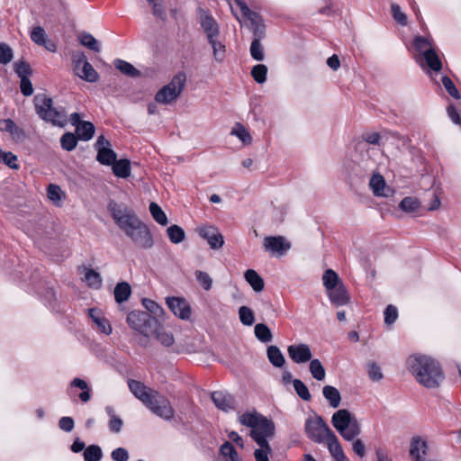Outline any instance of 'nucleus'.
Wrapping results in <instances>:
<instances>
[{
  "label": "nucleus",
  "instance_id": "nucleus-59",
  "mask_svg": "<svg viewBox=\"0 0 461 461\" xmlns=\"http://www.w3.org/2000/svg\"><path fill=\"white\" fill-rule=\"evenodd\" d=\"M195 278L199 285L206 291L210 290L212 286V279L206 272L197 270L194 273Z\"/></svg>",
  "mask_w": 461,
  "mask_h": 461
},
{
  "label": "nucleus",
  "instance_id": "nucleus-20",
  "mask_svg": "<svg viewBox=\"0 0 461 461\" xmlns=\"http://www.w3.org/2000/svg\"><path fill=\"white\" fill-rule=\"evenodd\" d=\"M327 292L330 302L336 306H343L349 303L350 298L343 284H340Z\"/></svg>",
  "mask_w": 461,
  "mask_h": 461
},
{
  "label": "nucleus",
  "instance_id": "nucleus-44",
  "mask_svg": "<svg viewBox=\"0 0 461 461\" xmlns=\"http://www.w3.org/2000/svg\"><path fill=\"white\" fill-rule=\"evenodd\" d=\"M254 332L257 339L261 342L267 343L273 339L272 332L266 324H257L255 326Z\"/></svg>",
  "mask_w": 461,
  "mask_h": 461
},
{
  "label": "nucleus",
  "instance_id": "nucleus-22",
  "mask_svg": "<svg viewBox=\"0 0 461 461\" xmlns=\"http://www.w3.org/2000/svg\"><path fill=\"white\" fill-rule=\"evenodd\" d=\"M369 186L375 196H388L390 189L386 186L384 178L380 174H374L369 181Z\"/></svg>",
  "mask_w": 461,
  "mask_h": 461
},
{
  "label": "nucleus",
  "instance_id": "nucleus-47",
  "mask_svg": "<svg viewBox=\"0 0 461 461\" xmlns=\"http://www.w3.org/2000/svg\"><path fill=\"white\" fill-rule=\"evenodd\" d=\"M239 318L240 322L245 326H251L255 322L254 312L250 308L247 306L240 307Z\"/></svg>",
  "mask_w": 461,
  "mask_h": 461
},
{
  "label": "nucleus",
  "instance_id": "nucleus-2",
  "mask_svg": "<svg viewBox=\"0 0 461 461\" xmlns=\"http://www.w3.org/2000/svg\"><path fill=\"white\" fill-rule=\"evenodd\" d=\"M407 368L416 381L428 389L438 388L444 380L439 363L424 355H411L406 361Z\"/></svg>",
  "mask_w": 461,
  "mask_h": 461
},
{
  "label": "nucleus",
  "instance_id": "nucleus-25",
  "mask_svg": "<svg viewBox=\"0 0 461 461\" xmlns=\"http://www.w3.org/2000/svg\"><path fill=\"white\" fill-rule=\"evenodd\" d=\"M381 136L377 132H367L363 135L364 141L358 142L356 150L358 152H369V144L379 145Z\"/></svg>",
  "mask_w": 461,
  "mask_h": 461
},
{
  "label": "nucleus",
  "instance_id": "nucleus-63",
  "mask_svg": "<svg viewBox=\"0 0 461 461\" xmlns=\"http://www.w3.org/2000/svg\"><path fill=\"white\" fill-rule=\"evenodd\" d=\"M235 3L240 9L244 17L248 18L253 23L257 22V14L252 12L242 0H235Z\"/></svg>",
  "mask_w": 461,
  "mask_h": 461
},
{
  "label": "nucleus",
  "instance_id": "nucleus-10",
  "mask_svg": "<svg viewBox=\"0 0 461 461\" xmlns=\"http://www.w3.org/2000/svg\"><path fill=\"white\" fill-rule=\"evenodd\" d=\"M95 148L97 149V161L102 165L110 166L115 162L117 158L116 153L111 149V143L103 135L99 136Z\"/></svg>",
  "mask_w": 461,
  "mask_h": 461
},
{
  "label": "nucleus",
  "instance_id": "nucleus-24",
  "mask_svg": "<svg viewBox=\"0 0 461 461\" xmlns=\"http://www.w3.org/2000/svg\"><path fill=\"white\" fill-rule=\"evenodd\" d=\"M89 315L101 332L105 335H109L112 332V326L102 312L95 309H90Z\"/></svg>",
  "mask_w": 461,
  "mask_h": 461
},
{
  "label": "nucleus",
  "instance_id": "nucleus-33",
  "mask_svg": "<svg viewBox=\"0 0 461 461\" xmlns=\"http://www.w3.org/2000/svg\"><path fill=\"white\" fill-rule=\"evenodd\" d=\"M84 280L87 283V285L94 289H99L103 282L101 275L95 270L90 268H84Z\"/></svg>",
  "mask_w": 461,
  "mask_h": 461
},
{
  "label": "nucleus",
  "instance_id": "nucleus-13",
  "mask_svg": "<svg viewBox=\"0 0 461 461\" xmlns=\"http://www.w3.org/2000/svg\"><path fill=\"white\" fill-rule=\"evenodd\" d=\"M170 311L181 320H189L191 317V307L189 303L181 297H167L166 300Z\"/></svg>",
  "mask_w": 461,
  "mask_h": 461
},
{
  "label": "nucleus",
  "instance_id": "nucleus-57",
  "mask_svg": "<svg viewBox=\"0 0 461 461\" xmlns=\"http://www.w3.org/2000/svg\"><path fill=\"white\" fill-rule=\"evenodd\" d=\"M294 388L300 398L304 401L311 400L312 396L303 382L299 379H294L293 381Z\"/></svg>",
  "mask_w": 461,
  "mask_h": 461
},
{
  "label": "nucleus",
  "instance_id": "nucleus-17",
  "mask_svg": "<svg viewBox=\"0 0 461 461\" xmlns=\"http://www.w3.org/2000/svg\"><path fill=\"white\" fill-rule=\"evenodd\" d=\"M199 18L201 26L205 32L207 39L212 37H218L219 35V27L216 21L212 18V15L208 14V12L203 9L199 10Z\"/></svg>",
  "mask_w": 461,
  "mask_h": 461
},
{
  "label": "nucleus",
  "instance_id": "nucleus-62",
  "mask_svg": "<svg viewBox=\"0 0 461 461\" xmlns=\"http://www.w3.org/2000/svg\"><path fill=\"white\" fill-rule=\"evenodd\" d=\"M398 318L397 308L393 305H388L384 311V322L387 325H392Z\"/></svg>",
  "mask_w": 461,
  "mask_h": 461
},
{
  "label": "nucleus",
  "instance_id": "nucleus-58",
  "mask_svg": "<svg viewBox=\"0 0 461 461\" xmlns=\"http://www.w3.org/2000/svg\"><path fill=\"white\" fill-rule=\"evenodd\" d=\"M60 143H61V147L64 149L70 151L76 148V146L77 144V139L75 136V134H73L71 132H67L61 137Z\"/></svg>",
  "mask_w": 461,
  "mask_h": 461
},
{
  "label": "nucleus",
  "instance_id": "nucleus-7",
  "mask_svg": "<svg viewBox=\"0 0 461 461\" xmlns=\"http://www.w3.org/2000/svg\"><path fill=\"white\" fill-rule=\"evenodd\" d=\"M146 406L154 414L166 420H170L175 416V410L169 400L158 391L153 393V396L146 403Z\"/></svg>",
  "mask_w": 461,
  "mask_h": 461
},
{
  "label": "nucleus",
  "instance_id": "nucleus-51",
  "mask_svg": "<svg viewBox=\"0 0 461 461\" xmlns=\"http://www.w3.org/2000/svg\"><path fill=\"white\" fill-rule=\"evenodd\" d=\"M267 68L266 65L258 64L253 67L251 76L258 84H263L267 80Z\"/></svg>",
  "mask_w": 461,
  "mask_h": 461
},
{
  "label": "nucleus",
  "instance_id": "nucleus-42",
  "mask_svg": "<svg viewBox=\"0 0 461 461\" xmlns=\"http://www.w3.org/2000/svg\"><path fill=\"white\" fill-rule=\"evenodd\" d=\"M149 212L151 213L152 218L160 225L166 226L168 223L167 217L161 207L152 202L149 204Z\"/></svg>",
  "mask_w": 461,
  "mask_h": 461
},
{
  "label": "nucleus",
  "instance_id": "nucleus-55",
  "mask_svg": "<svg viewBox=\"0 0 461 461\" xmlns=\"http://www.w3.org/2000/svg\"><path fill=\"white\" fill-rule=\"evenodd\" d=\"M258 446V448L254 452L256 461H269V456L272 454V448L270 447L269 443Z\"/></svg>",
  "mask_w": 461,
  "mask_h": 461
},
{
  "label": "nucleus",
  "instance_id": "nucleus-6",
  "mask_svg": "<svg viewBox=\"0 0 461 461\" xmlns=\"http://www.w3.org/2000/svg\"><path fill=\"white\" fill-rule=\"evenodd\" d=\"M186 82V75L180 71L176 73L171 81L158 90L155 95L157 103L169 104L177 100L181 95Z\"/></svg>",
  "mask_w": 461,
  "mask_h": 461
},
{
  "label": "nucleus",
  "instance_id": "nucleus-19",
  "mask_svg": "<svg viewBox=\"0 0 461 461\" xmlns=\"http://www.w3.org/2000/svg\"><path fill=\"white\" fill-rule=\"evenodd\" d=\"M422 68L427 67L434 72H438L442 68V62L436 50L426 51L424 55L417 59Z\"/></svg>",
  "mask_w": 461,
  "mask_h": 461
},
{
  "label": "nucleus",
  "instance_id": "nucleus-50",
  "mask_svg": "<svg viewBox=\"0 0 461 461\" xmlns=\"http://www.w3.org/2000/svg\"><path fill=\"white\" fill-rule=\"evenodd\" d=\"M420 203L417 198L405 197L401 201L399 207L406 212H413L420 208Z\"/></svg>",
  "mask_w": 461,
  "mask_h": 461
},
{
  "label": "nucleus",
  "instance_id": "nucleus-61",
  "mask_svg": "<svg viewBox=\"0 0 461 461\" xmlns=\"http://www.w3.org/2000/svg\"><path fill=\"white\" fill-rule=\"evenodd\" d=\"M391 12L393 19L402 25H406L407 17L398 4L391 5Z\"/></svg>",
  "mask_w": 461,
  "mask_h": 461
},
{
  "label": "nucleus",
  "instance_id": "nucleus-30",
  "mask_svg": "<svg viewBox=\"0 0 461 461\" xmlns=\"http://www.w3.org/2000/svg\"><path fill=\"white\" fill-rule=\"evenodd\" d=\"M212 49L213 58L216 62L221 63L225 59V45L217 40V37L208 39Z\"/></svg>",
  "mask_w": 461,
  "mask_h": 461
},
{
  "label": "nucleus",
  "instance_id": "nucleus-35",
  "mask_svg": "<svg viewBox=\"0 0 461 461\" xmlns=\"http://www.w3.org/2000/svg\"><path fill=\"white\" fill-rule=\"evenodd\" d=\"M267 353L270 363L274 366L282 367L285 365V359L276 346H269Z\"/></svg>",
  "mask_w": 461,
  "mask_h": 461
},
{
  "label": "nucleus",
  "instance_id": "nucleus-60",
  "mask_svg": "<svg viewBox=\"0 0 461 461\" xmlns=\"http://www.w3.org/2000/svg\"><path fill=\"white\" fill-rule=\"evenodd\" d=\"M442 85L444 86L445 89L447 91V93L455 99L459 100L461 98V95L455 86L453 81L448 77L447 76H444L441 78Z\"/></svg>",
  "mask_w": 461,
  "mask_h": 461
},
{
  "label": "nucleus",
  "instance_id": "nucleus-4",
  "mask_svg": "<svg viewBox=\"0 0 461 461\" xmlns=\"http://www.w3.org/2000/svg\"><path fill=\"white\" fill-rule=\"evenodd\" d=\"M50 97L44 94H39L34 97V105L37 114L44 121L53 125L63 127L67 122L66 111L63 108L53 107Z\"/></svg>",
  "mask_w": 461,
  "mask_h": 461
},
{
  "label": "nucleus",
  "instance_id": "nucleus-27",
  "mask_svg": "<svg viewBox=\"0 0 461 461\" xmlns=\"http://www.w3.org/2000/svg\"><path fill=\"white\" fill-rule=\"evenodd\" d=\"M244 277L255 292L258 293L264 289V280L255 270H247L244 274Z\"/></svg>",
  "mask_w": 461,
  "mask_h": 461
},
{
  "label": "nucleus",
  "instance_id": "nucleus-28",
  "mask_svg": "<svg viewBox=\"0 0 461 461\" xmlns=\"http://www.w3.org/2000/svg\"><path fill=\"white\" fill-rule=\"evenodd\" d=\"M76 133L82 140H89L95 133V126L90 122H82L76 128Z\"/></svg>",
  "mask_w": 461,
  "mask_h": 461
},
{
  "label": "nucleus",
  "instance_id": "nucleus-39",
  "mask_svg": "<svg viewBox=\"0 0 461 461\" xmlns=\"http://www.w3.org/2000/svg\"><path fill=\"white\" fill-rule=\"evenodd\" d=\"M70 386L77 387L82 390V393L78 396L83 402H87L90 400V389L88 387L87 383L85 380L80 378H74L71 381Z\"/></svg>",
  "mask_w": 461,
  "mask_h": 461
},
{
  "label": "nucleus",
  "instance_id": "nucleus-32",
  "mask_svg": "<svg viewBox=\"0 0 461 461\" xmlns=\"http://www.w3.org/2000/svg\"><path fill=\"white\" fill-rule=\"evenodd\" d=\"M413 44L414 48L419 52L420 57L424 55L427 50L429 51L435 49L432 40L427 37H415Z\"/></svg>",
  "mask_w": 461,
  "mask_h": 461
},
{
  "label": "nucleus",
  "instance_id": "nucleus-64",
  "mask_svg": "<svg viewBox=\"0 0 461 461\" xmlns=\"http://www.w3.org/2000/svg\"><path fill=\"white\" fill-rule=\"evenodd\" d=\"M13 59V50L5 43H0V63L7 64Z\"/></svg>",
  "mask_w": 461,
  "mask_h": 461
},
{
  "label": "nucleus",
  "instance_id": "nucleus-53",
  "mask_svg": "<svg viewBox=\"0 0 461 461\" xmlns=\"http://www.w3.org/2000/svg\"><path fill=\"white\" fill-rule=\"evenodd\" d=\"M48 197L50 201H52L55 204H60L64 193L60 189V187L57 185H50L47 190Z\"/></svg>",
  "mask_w": 461,
  "mask_h": 461
},
{
  "label": "nucleus",
  "instance_id": "nucleus-46",
  "mask_svg": "<svg viewBox=\"0 0 461 461\" xmlns=\"http://www.w3.org/2000/svg\"><path fill=\"white\" fill-rule=\"evenodd\" d=\"M261 34L254 38L250 45V55L258 61H261L265 58L263 46L260 43Z\"/></svg>",
  "mask_w": 461,
  "mask_h": 461
},
{
  "label": "nucleus",
  "instance_id": "nucleus-14",
  "mask_svg": "<svg viewBox=\"0 0 461 461\" xmlns=\"http://www.w3.org/2000/svg\"><path fill=\"white\" fill-rule=\"evenodd\" d=\"M289 357L295 364H304L312 360V351L309 345L305 343L292 344L287 348Z\"/></svg>",
  "mask_w": 461,
  "mask_h": 461
},
{
  "label": "nucleus",
  "instance_id": "nucleus-9",
  "mask_svg": "<svg viewBox=\"0 0 461 461\" xmlns=\"http://www.w3.org/2000/svg\"><path fill=\"white\" fill-rule=\"evenodd\" d=\"M155 321L149 314L140 311H133L127 316L130 327L144 336L149 335Z\"/></svg>",
  "mask_w": 461,
  "mask_h": 461
},
{
  "label": "nucleus",
  "instance_id": "nucleus-5",
  "mask_svg": "<svg viewBox=\"0 0 461 461\" xmlns=\"http://www.w3.org/2000/svg\"><path fill=\"white\" fill-rule=\"evenodd\" d=\"M331 423L345 440L351 441L361 433L358 420L346 409L334 412Z\"/></svg>",
  "mask_w": 461,
  "mask_h": 461
},
{
  "label": "nucleus",
  "instance_id": "nucleus-29",
  "mask_svg": "<svg viewBox=\"0 0 461 461\" xmlns=\"http://www.w3.org/2000/svg\"><path fill=\"white\" fill-rule=\"evenodd\" d=\"M77 76L90 83L96 82L99 78L98 73L88 61L85 62Z\"/></svg>",
  "mask_w": 461,
  "mask_h": 461
},
{
  "label": "nucleus",
  "instance_id": "nucleus-31",
  "mask_svg": "<svg viewBox=\"0 0 461 461\" xmlns=\"http://www.w3.org/2000/svg\"><path fill=\"white\" fill-rule=\"evenodd\" d=\"M113 165V174L122 178H126L131 175V166L128 159L115 160Z\"/></svg>",
  "mask_w": 461,
  "mask_h": 461
},
{
  "label": "nucleus",
  "instance_id": "nucleus-21",
  "mask_svg": "<svg viewBox=\"0 0 461 461\" xmlns=\"http://www.w3.org/2000/svg\"><path fill=\"white\" fill-rule=\"evenodd\" d=\"M212 400L213 401L216 407L224 411L233 410L235 408V402L233 397L228 393L222 391H216L212 394Z\"/></svg>",
  "mask_w": 461,
  "mask_h": 461
},
{
  "label": "nucleus",
  "instance_id": "nucleus-40",
  "mask_svg": "<svg viewBox=\"0 0 461 461\" xmlns=\"http://www.w3.org/2000/svg\"><path fill=\"white\" fill-rule=\"evenodd\" d=\"M167 234L169 240L174 244H178L185 239V230L178 225H171L167 229Z\"/></svg>",
  "mask_w": 461,
  "mask_h": 461
},
{
  "label": "nucleus",
  "instance_id": "nucleus-38",
  "mask_svg": "<svg viewBox=\"0 0 461 461\" xmlns=\"http://www.w3.org/2000/svg\"><path fill=\"white\" fill-rule=\"evenodd\" d=\"M230 134L236 136L245 145H249L252 142V136L240 123H237L232 128Z\"/></svg>",
  "mask_w": 461,
  "mask_h": 461
},
{
  "label": "nucleus",
  "instance_id": "nucleus-36",
  "mask_svg": "<svg viewBox=\"0 0 461 461\" xmlns=\"http://www.w3.org/2000/svg\"><path fill=\"white\" fill-rule=\"evenodd\" d=\"M114 67L125 76L131 77H138L140 76V72L137 68H135L131 63L122 59L114 60Z\"/></svg>",
  "mask_w": 461,
  "mask_h": 461
},
{
  "label": "nucleus",
  "instance_id": "nucleus-15",
  "mask_svg": "<svg viewBox=\"0 0 461 461\" xmlns=\"http://www.w3.org/2000/svg\"><path fill=\"white\" fill-rule=\"evenodd\" d=\"M31 40L35 44L44 47L50 52L57 51V45L48 38L45 30L41 26H35L31 32Z\"/></svg>",
  "mask_w": 461,
  "mask_h": 461
},
{
  "label": "nucleus",
  "instance_id": "nucleus-23",
  "mask_svg": "<svg viewBox=\"0 0 461 461\" xmlns=\"http://www.w3.org/2000/svg\"><path fill=\"white\" fill-rule=\"evenodd\" d=\"M324 442H326L329 451L335 460L344 459V451L333 431L330 433V435L325 438Z\"/></svg>",
  "mask_w": 461,
  "mask_h": 461
},
{
  "label": "nucleus",
  "instance_id": "nucleus-34",
  "mask_svg": "<svg viewBox=\"0 0 461 461\" xmlns=\"http://www.w3.org/2000/svg\"><path fill=\"white\" fill-rule=\"evenodd\" d=\"M131 294V286L126 282L118 283L114 288V298L119 303L127 301Z\"/></svg>",
  "mask_w": 461,
  "mask_h": 461
},
{
  "label": "nucleus",
  "instance_id": "nucleus-8",
  "mask_svg": "<svg viewBox=\"0 0 461 461\" xmlns=\"http://www.w3.org/2000/svg\"><path fill=\"white\" fill-rule=\"evenodd\" d=\"M305 432L312 441L322 443L332 430L321 417L317 416L306 420Z\"/></svg>",
  "mask_w": 461,
  "mask_h": 461
},
{
  "label": "nucleus",
  "instance_id": "nucleus-54",
  "mask_svg": "<svg viewBox=\"0 0 461 461\" xmlns=\"http://www.w3.org/2000/svg\"><path fill=\"white\" fill-rule=\"evenodd\" d=\"M0 161L10 168L18 169L17 157L10 151H5L0 149Z\"/></svg>",
  "mask_w": 461,
  "mask_h": 461
},
{
  "label": "nucleus",
  "instance_id": "nucleus-41",
  "mask_svg": "<svg viewBox=\"0 0 461 461\" xmlns=\"http://www.w3.org/2000/svg\"><path fill=\"white\" fill-rule=\"evenodd\" d=\"M78 40L83 46L90 49L91 50L95 52L100 51V45L92 34L86 32H81L78 35Z\"/></svg>",
  "mask_w": 461,
  "mask_h": 461
},
{
  "label": "nucleus",
  "instance_id": "nucleus-11",
  "mask_svg": "<svg viewBox=\"0 0 461 461\" xmlns=\"http://www.w3.org/2000/svg\"><path fill=\"white\" fill-rule=\"evenodd\" d=\"M263 247L273 256L280 257L290 249L291 244L283 236H267L263 240Z\"/></svg>",
  "mask_w": 461,
  "mask_h": 461
},
{
  "label": "nucleus",
  "instance_id": "nucleus-37",
  "mask_svg": "<svg viewBox=\"0 0 461 461\" xmlns=\"http://www.w3.org/2000/svg\"><path fill=\"white\" fill-rule=\"evenodd\" d=\"M309 370L315 380L323 381L325 379L326 372L319 359L314 358L310 361Z\"/></svg>",
  "mask_w": 461,
  "mask_h": 461
},
{
  "label": "nucleus",
  "instance_id": "nucleus-12",
  "mask_svg": "<svg viewBox=\"0 0 461 461\" xmlns=\"http://www.w3.org/2000/svg\"><path fill=\"white\" fill-rule=\"evenodd\" d=\"M199 235L207 240L209 246L212 249H219L224 244L223 236L214 226H201L197 229Z\"/></svg>",
  "mask_w": 461,
  "mask_h": 461
},
{
  "label": "nucleus",
  "instance_id": "nucleus-3",
  "mask_svg": "<svg viewBox=\"0 0 461 461\" xmlns=\"http://www.w3.org/2000/svg\"><path fill=\"white\" fill-rule=\"evenodd\" d=\"M241 424L250 427V436L258 445L267 444L275 435V424L258 412H246L239 418Z\"/></svg>",
  "mask_w": 461,
  "mask_h": 461
},
{
  "label": "nucleus",
  "instance_id": "nucleus-43",
  "mask_svg": "<svg viewBox=\"0 0 461 461\" xmlns=\"http://www.w3.org/2000/svg\"><path fill=\"white\" fill-rule=\"evenodd\" d=\"M323 285L326 290H330L331 288H335L341 283L339 282V277L335 271L332 269H327L322 276Z\"/></svg>",
  "mask_w": 461,
  "mask_h": 461
},
{
  "label": "nucleus",
  "instance_id": "nucleus-45",
  "mask_svg": "<svg viewBox=\"0 0 461 461\" xmlns=\"http://www.w3.org/2000/svg\"><path fill=\"white\" fill-rule=\"evenodd\" d=\"M107 414L110 416L109 429L112 432L119 433L122 430L123 421L121 418L115 415L114 410L111 406L105 408Z\"/></svg>",
  "mask_w": 461,
  "mask_h": 461
},
{
  "label": "nucleus",
  "instance_id": "nucleus-26",
  "mask_svg": "<svg viewBox=\"0 0 461 461\" xmlns=\"http://www.w3.org/2000/svg\"><path fill=\"white\" fill-rule=\"evenodd\" d=\"M324 398L332 408H338L341 402L340 393L332 385H325L322 389Z\"/></svg>",
  "mask_w": 461,
  "mask_h": 461
},
{
  "label": "nucleus",
  "instance_id": "nucleus-18",
  "mask_svg": "<svg viewBox=\"0 0 461 461\" xmlns=\"http://www.w3.org/2000/svg\"><path fill=\"white\" fill-rule=\"evenodd\" d=\"M427 442L420 437L415 436L411 439L410 443V456L412 461H423L427 454Z\"/></svg>",
  "mask_w": 461,
  "mask_h": 461
},
{
  "label": "nucleus",
  "instance_id": "nucleus-16",
  "mask_svg": "<svg viewBox=\"0 0 461 461\" xmlns=\"http://www.w3.org/2000/svg\"><path fill=\"white\" fill-rule=\"evenodd\" d=\"M128 385L133 395L145 405L157 391L147 387L144 384L136 380H129Z\"/></svg>",
  "mask_w": 461,
  "mask_h": 461
},
{
  "label": "nucleus",
  "instance_id": "nucleus-1",
  "mask_svg": "<svg viewBox=\"0 0 461 461\" xmlns=\"http://www.w3.org/2000/svg\"><path fill=\"white\" fill-rule=\"evenodd\" d=\"M108 209L117 227L135 246L144 249L153 247L154 240L149 229L131 209L115 202H111Z\"/></svg>",
  "mask_w": 461,
  "mask_h": 461
},
{
  "label": "nucleus",
  "instance_id": "nucleus-49",
  "mask_svg": "<svg viewBox=\"0 0 461 461\" xmlns=\"http://www.w3.org/2000/svg\"><path fill=\"white\" fill-rule=\"evenodd\" d=\"M156 338L165 347H170L175 343L172 332L163 328L156 331Z\"/></svg>",
  "mask_w": 461,
  "mask_h": 461
},
{
  "label": "nucleus",
  "instance_id": "nucleus-56",
  "mask_svg": "<svg viewBox=\"0 0 461 461\" xmlns=\"http://www.w3.org/2000/svg\"><path fill=\"white\" fill-rule=\"evenodd\" d=\"M366 370L369 378L374 382H378L384 377L380 366L375 362H369L366 365Z\"/></svg>",
  "mask_w": 461,
  "mask_h": 461
},
{
  "label": "nucleus",
  "instance_id": "nucleus-52",
  "mask_svg": "<svg viewBox=\"0 0 461 461\" xmlns=\"http://www.w3.org/2000/svg\"><path fill=\"white\" fill-rule=\"evenodd\" d=\"M221 456L230 461H241L234 447L230 442H225L220 448Z\"/></svg>",
  "mask_w": 461,
  "mask_h": 461
},
{
  "label": "nucleus",
  "instance_id": "nucleus-48",
  "mask_svg": "<svg viewBox=\"0 0 461 461\" xmlns=\"http://www.w3.org/2000/svg\"><path fill=\"white\" fill-rule=\"evenodd\" d=\"M102 456V449L96 445H91L84 451L85 461H100Z\"/></svg>",
  "mask_w": 461,
  "mask_h": 461
}]
</instances>
